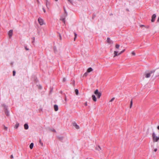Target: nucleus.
<instances>
[{"mask_svg": "<svg viewBox=\"0 0 159 159\" xmlns=\"http://www.w3.org/2000/svg\"><path fill=\"white\" fill-rule=\"evenodd\" d=\"M157 129L159 130V126H158L157 127Z\"/></svg>", "mask_w": 159, "mask_h": 159, "instance_id": "44", "label": "nucleus"}, {"mask_svg": "<svg viewBox=\"0 0 159 159\" xmlns=\"http://www.w3.org/2000/svg\"><path fill=\"white\" fill-rule=\"evenodd\" d=\"M92 97L93 100V101L94 102H96L97 101V98H96V97L95 96V95H92Z\"/></svg>", "mask_w": 159, "mask_h": 159, "instance_id": "11", "label": "nucleus"}, {"mask_svg": "<svg viewBox=\"0 0 159 159\" xmlns=\"http://www.w3.org/2000/svg\"><path fill=\"white\" fill-rule=\"evenodd\" d=\"M24 127L25 129H27L29 128V126L27 124H25L24 125Z\"/></svg>", "mask_w": 159, "mask_h": 159, "instance_id": "12", "label": "nucleus"}, {"mask_svg": "<svg viewBox=\"0 0 159 159\" xmlns=\"http://www.w3.org/2000/svg\"><path fill=\"white\" fill-rule=\"evenodd\" d=\"M115 47L116 49H118L120 47V45L118 44H116V45Z\"/></svg>", "mask_w": 159, "mask_h": 159, "instance_id": "21", "label": "nucleus"}, {"mask_svg": "<svg viewBox=\"0 0 159 159\" xmlns=\"http://www.w3.org/2000/svg\"><path fill=\"white\" fill-rule=\"evenodd\" d=\"M115 99V98H112L110 101V102H112L114 99Z\"/></svg>", "mask_w": 159, "mask_h": 159, "instance_id": "26", "label": "nucleus"}, {"mask_svg": "<svg viewBox=\"0 0 159 159\" xmlns=\"http://www.w3.org/2000/svg\"><path fill=\"white\" fill-rule=\"evenodd\" d=\"M58 139L60 140H62L63 139V137H58Z\"/></svg>", "mask_w": 159, "mask_h": 159, "instance_id": "23", "label": "nucleus"}, {"mask_svg": "<svg viewBox=\"0 0 159 159\" xmlns=\"http://www.w3.org/2000/svg\"><path fill=\"white\" fill-rule=\"evenodd\" d=\"M94 93L95 95H96L98 98H99L102 95L101 93L100 92H99L98 90V89H96L95 90L94 92Z\"/></svg>", "mask_w": 159, "mask_h": 159, "instance_id": "5", "label": "nucleus"}, {"mask_svg": "<svg viewBox=\"0 0 159 159\" xmlns=\"http://www.w3.org/2000/svg\"><path fill=\"white\" fill-rule=\"evenodd\" d=\"M107 42L109 43H111V40L109 38H107Z\"/></svg>", "mask_w": 159, "mask_h": 159, "instance_id": "15", "label": "nucleus"}, {"mask_svg": "<svg viewBox=\"0 0 159 159\" xmlns=\"http://www.w3.org/2000/svg\"><path fill=\"white\" fill-rule=\"evenodd\" d=\"M66 80L65 78H63V82H65L66 81Z\"/></svg>", "mask_w": 159, "mask_h": 159, "instance_id": "33", "label": "nucleus"}, {"mask_svg": "<svg viewBox=\"0 0 159 159\" xmlns=\"http://www.w3.org/2000/svg\"><path fill=\"white\" fill-rule=\"evenodd\" d=\"M74 34H75V37H76L77 36V34L76 33H74Z\"/></svg>", "mask_w": 159, "mask_h": 159, "instance_id": "39", "label": "nucleus"}, {"mask_svg": "<svg viewBox=\"0 0 159 159\" xmlns=\"http://www.w3.org/2000/svg\"><path fill=\"white\" fill-rule=\"evenodd\" d=\"M54 108L55 111H57L58 110V106L57 105H54Z\"/></svg>", "mask_w": 159, "mask_h": 159, "instance_id": "10", "label": "nucleus"}, {"mask_svg": "<svg viewBox=\"0 0 159 159\" xmlns=\"http://www.w3.org/2000/svg\"><path fill=\"white\" fill-rule=\"evenodd\" d=\"M33 146H34V143H31L30 145V148L31 149H32V148H33Z\"/></svg>", "mask_w": 159, "mask_h": 159, "instance_id": "17", "label": "nucleus"}, {"mask_svg": "<svg viewBox=\"0 0 159 159\" xmlns=\"http://www.w3.org/2000/svg\"><path fill=\"white\" fill-rule=\"evenodd\" d=\"M37 2H38V3H39V0H37Z\"/></svg>", "mask_w": 159, "mask_h": 159, "instance_id": "43", "label": "nucleus"}, {"mask_svg": "<svg viewBox=\"0 0 159 159\" xmlns=\"http://www.w3.org/2000/svg\"><path fill=\"white\" fill-rule=\"evenodd\" d=\"M64 11H65V13H66V11L65 9V8H64Z\"/></svg>", "mask_w": 159, "mask_h": 159, "instance_id": "41", "label": "nucleus"}, {"mask_svg": "<svg viewBox=\"0 0 159 159\" xmlns=\"http://www.w3.org/2000/svg\"><path fill=\"white\" fill-rule=\"evenodd\" d=\"M155 70H153L150 71H146L144 73V75L146 78H149L151 77V75L155 72Z\"/></svg>", "mask_w": 159, "mask_h": 159, "instance_id": "1", "label": "nucleus"}, {"mask_svg": "<svg viewBox=\"0 0 159 159\" xmlns=\"http://www.w3.org/2000/svg\"><path fill=\"white\" fill-rule=\"evenodd\" d=\"M61 20L62 21L64 22V23H65V18L61 19Z\"/></svg>", "mask_w": 159, "mask_h": 159, "instance_id": "25", "label": "nucleus"}, {"mask_svg": "<svg viewBox=\"0 0 159 159\" xmlns=\"http://www.w3.org/2000/svg\"><path fill=\"white\" fill-rule=\"evenodd\" d=\"M11 158H13V156L12 155H11Z\"/></svg>", "mask_w": 159, "mask_h": 159, "instance_id": "36", "label": "nucleus"}, {"mask_svg": "<svg viewBox=\"0 0 159 159\" xmlns=\"http://www.w3.org/2000/svg\"><path fill=\"white\" fill-rule=\"evenodd\" d=\"M68 1L71 3H72V0H68Z\"/></svg>", "mask_w": 159, "mask_h": 159, "instance_id": "29", "label": "nucleus"}, {"mask_svg": "<svg viewBox=\"0 0 159 159\" xmlns=\"http://www.w3.org/2000/svg\"><path fill=\"white\" fill-rule=\"evenodd\" d=\"M156 15L155 14H154L152 16V19H151V21L152 22H153L155 20V19L156 17Z\"/></svg>", "mask_w": 159, "mask_h": 159, "instance_id": "8", "label": "nucleus"}, {"mask_svg": "<svg viewBox=\"0 0 159 159\" xmlns=\"http://www.w3.org/2000/svg\"><path fill=\"white\" fill-rule=\"evenodd\" d=\"M59 37H60V40H61V37L60 34H59Z\"/></svg>", "mask_w": 159, "mask_h": 159, "instance_id": "34", "label": "nucleus"}, {"mask_svg": "<svg viewBox=\"0 0 159 159\" xmlns=\"http://www.w3.org/2000/svg\"><path fill=\"white\" fill-rule=\"evenodd\" d=\"M157 150V148H155L154 149V151L155 152H156Z\"/></svg>", "mask_w": 159, "mask_h": 159, "instance_id": "37", "label": "nucleus"}, {"mask_svg": "<svg viewBox=\"0 0 159 159\" xmlns=\"http://www.w3.org/2000/svg\"><path fill=\"white\" fill-rule=\"evenodd\" d=\"M73 125L75 127V128L77 129H78L80 128V127L79 126L77 125L76 123L74 122L73 124Z\"/></svg>", "mask_w": 159, "mask_h": 159, "instance_id": "9", "label": "nucleus"}, {"mask_svg": "<svg viewBox=\"0 0 159 159\" xmlns=\"http://www.w3.org/2000/svg\"><path fill=\"white\" fill-rule=\"evenodd\" d=\"M2 107H4V108L5 110V114L7 116H9L10 115L9 112L7 110V106H6V105H5V104H2Z\"/></svg>", "mask_w": 159, "mask_h": 159, "instance_id": "2", "label": "nucleus"}, {"mask_svg": "<svg viewBox=\"0 0 159 159\" xmlns=\"http://www.w3.org/2000/svg\"><path fill=\"white\" fill-rule=\"evenodd\" d=\"M85 106H87V102H86L85 104Z\"/></svg>", "mask_w": 159, "mask_h": 159, "instance_id": "40", "label": "nucleus"}, {"mask_svg": "<svg viewBox=\"0 0 159 159\" xmlns=\"http://www.w3.org/2000/svg\"><path fill=\"white\" fill-rule=\"evenodd\" d=\"M56 1H57L58 0H55Z\"/></svg>", "mask_w": 159, "mask_h": 159, "instance_id": "47", "label": "nucleus"}, {"mask_svg": "<svg viewBox=\"0 0 159 159\" xmlns=\"http://www.w3.org/2000/svg\"><path fill=\"white\" fill-rule=\"evenodd\" d=\"M16 74V71L15 70L13 71V76H14Z\"/></svg>", "mask_w": 159, "mask_h": 159, "instance_id": "24", "label": "nucleus"}, {"mask_svg": "<svg viewBox=\"0 0 159 159\" xmlns=\"http://www.w3.org/2000/svg\"><path fill=\"white\" fill-rule=\"evenodd\" d=\"M88 159V158H87V159Z\"/></svg>", "mask_w": 159, "mask_h": 159, "instance_id": "48", "label": "nucleus"}, {"mask_svg": "<svg viewBox=\"0 0 159 159\" xmlns=\"http://www.w3.org/2000/svg\"><path fill=\"white\" fill-rule=\"evenodd\" d=\"M76 37H75V38H74V40H75V39H76Z\"/></svg>", "mask_w": 159, "mask_h": 159, "instance_id": "45", "label": "nucleus"}, {"mask_svg": "<svg viewBox=\"0 0 159 159\" xmlns=\"http://www.w3.org/2000/svg\"><path fill=\"white\" fill-rule=\"evenodd\" d=\"M39 143H40V144L41 145L43 146V142L41 141V139H39Z\"/></svg>", "mask_w": 159, "mask_h": 159, "instance_id": "20", "label": "nucleus"}, {"mask_svg": "<svg viewBox=\"0 0 159 159\" xmlns=\"http://www.w3.org/2000/svg\"><path fill=\"white\" fill-rule=\"evenodd\" d=\"M152 137L154 142H157L159 140V136L158 137L156 136L154 132H153L152 133Z\"/></svg>", "mask_w": 159, "mask_h": 159, "instance_id": "3", "label": "nucleus"}, {"mask_svg": "<svg viewBox=\"0 0 159 159\" xmlns=\"http://www.w3.org/2000/svg\"><path fill=\"white\" fill-rule=\"evenodd\" d=\"M52 131L54 132H56V130L55 129H53L52 130Z\"/></svg>", "mask_w": 159, "mask_h": 159, "instance_id": "31", "label": "nucleus"}, {"mask_svg": "<svg viewBox=\"0 0 159 159\" xmlns=\"http://www.w3.org/2000/svg\"><path fill=\"white\" fill-rule=\"evenodd\" d=\"M65 100L66 102L67 101V99L66 96H65Z\"/></svg>", "mask_w": 159, "mask_h": 159, "instance_id": "38", "label": "nucleus"}, {"mask_svg": "<svg viewBox=\"0 0 159 159\" xmlns=\"http://www.w3.org/2000/svg\"><path fill=\"white\" fill-rule=\"evenodd\" d=\"M88 75V73L87 72H86L85 73L84 75V76H87V75Z\"/></svg>", "mask_w": 159, "mask_h": 159, "instance_id": "28", "label": "nucleus"}, {"mask_svg": "<svg viewBox=\"0 0 159 159\" xmlns=\"http://www.w3.org/2000/svg\"><path fill=\"white\" fill-rule=\"evenodd\" d=\"M95 149L96 150H98L99 151L101 150V147L99 146H97L96 147Z\"/></svg>", "mask_w": 159, "mask_h": 159, "instance_id": "13", "label": "nucleus"}, {"mask_svg": "<svg viewBox=\"0 0 159 159\" xmlns=\"http://www.w3.org/2000/svg\"><path fill=\"white\" fill-rule=\"evenodd\" d=\"M38 21L39 22V24L41 25H42L44 24H45L43 20L41 18L39 17L38 18Z\"/></svg>", "mask_w": 159, "mask_h": 159, "instance_id": "6", "label": "nucleus"}, {"mask_svg": "<svg viewBox=\"0 0 159 159\" xmlns=\"http://www.w3.org/2000/svg\"><path fill=\"white\" fill-rule=\"evenodd\" d=\"M132 54L134 56H135V53L134 51L132 52Z\"/></svg>", "mask_w": 159, "mask_h": 159, "instance_id": "27", "label": "nucleus"}, {"mask_svg": "<svg viewBox=\"0 0 159 159\" xmlns=\"http://www.w3.org/2000/svg\"><path fill=\"white\" fill-rule=\"evenodd\" d=\"M32 39H33V41H32V43H33L34 42V40H35V38H34V37H33V38H32Z\"/></svg>", "mask_w": 159, "mask_h": 159, "instance_id": "32", "label": "nucleus"}, {"mask_svg": "<svg viewBox=\"0 0 159 159\" xmlns=\"http://www.w3.org/2000/svg\"><path fill=\"white\" fill-rule=\"evenodd\" d=\"M132 105H133V101H132V99L130 102V108H131L132 107Z\"/></svg>", "mask_w": 159, "mask_h": 159, "instance_id": "18", "label": "nucleus"}, {"mask_svg": "<svg viewBox=\"0 0 159 159\" xmlns=\"http://www.w3.org/2000/svg\"><path fill=\"white\" fill-rule=\"evenodd\" d=\"M125 51V49H124L119 53H118V51H114V56H113V57H116L118 55H120L122 53L124 52Z\"/></svg>", "mask_w": 159, "mask_h": 159, "instance_id": "4", "label": "nucleus"}, {"mask_svg": "<svg viewBox=\"0 0 159 159\" xmlns=\"http://www.w3.org/2000/svg\"><path fill=\"white\" fill-rule=\"evenodd\" d=\"M141 26H144V25H141Z\"/></svg>", "mask_w": 159, "mask_h": 159, "instance_id": "46", "label": "nucleus"}, {"mask_svg": "<svg viewBox=\"0 0 159 159\" xmlns=\"http://www.w3.org/2000/svg\"><path fill=\"white\" fill-rule=\"evenodd\" d=\"M19 123L17 122L16 123V124L15 127H14V128L15 129H17L18 128V127H19Z\"/></svg>", "mask_w": 159, "mask_h": 159, "instance_id": "14", "label": "nucleus"}, {"mask_svg": "<svg viewBox=\"0 0 159 159\" xmlns=\"http://www.w3.org/2000/svg\"><path fill=\"white\" fill-rule=\"evenodd\" d=\"M4 126V129L6 131H7L8 128L7 127H6L4 125H3Z\"/></svg>", "mask_w": 159, "mask_h": 159, "instance_id": "22", "label": "nucleus"}, {"mask_svg": "<svg viewBox=\"0 0 159 159\" xmlns=\"http://www.w3.org/2000/svg\"><path fill=\"white\" fill-rule=\"evenodd\" d=\"M25 49L26 50H29V49L28 48H25Z\"/></svg>", "mask_w": 159, "mask_h": 159, "instance_id": "42", "label": "nucleus"}, {"mask_svg": "<svg viewBox=\"0 0 159 159\" xmlns=\"http://www.w3.org/2000/svg\"><path fill=\"white\" fill-rule=\"evenodd\" d=\"M47 0V2H46V6L48 7L47 5H48V1L47 0Z\"/></svg>", "mask_w": 159, "mask_h": 159, "instance_id": "35", "label": "nucleus"}, {"mask_svg": "<svg viewBox=\"0 0 159 159\" xmlns=\"http://www.w3.org/2000/svg\"><path fill=\"white\" fill-rule=\"evenodd\" d=\"M43 10L44 13L46 12V11L44 8H43Z\"/></svg>", "mask_w": 159, "mask_h": 159, "instance_id": "30", "label": "nucleus"}, {"mask_svg": "<svg viewBox=\"0 0 159 159\" xmlns=\"http://www.w3.org/2000/svg\"><path fill=\"white\" fill-rule=\"evenodd\" d=\"M93 70V69L92 68L90 67L87 70V72H90Z\"/></svg>", "mask_w": 159, "mask_h": 159, "instance_id": "16", "label": "nucleus"}, {"mask_svg": "<svg viewBox=\"0 0 159 159\" xmlns=\"http://www.w3.org/2000/svg\"><path fill=\"white\" fill-rule=\"evenodd\" d=\"M13 34V30H10L8 33V35L9 38H11Z\"/></svg>", "mask_w": 159, "mask_h": 159, "instance_id": "7", "label": "nucleus"}, {"mask_svg": "<svg viewBox=\"0 0 159 159\" xmlns=\"http://www.w3.org/2000/svg\"><path fill=\"white\" fill-rule=\"evenodd\" d=\"M75 92L76 94V95H78V93H79L78 90L77 89H76L75 90Z\"/></svg>", "mask_w": 159, "mask_h": 159, "instance_id": "19", "label": "nucleus"}]
</instances>
